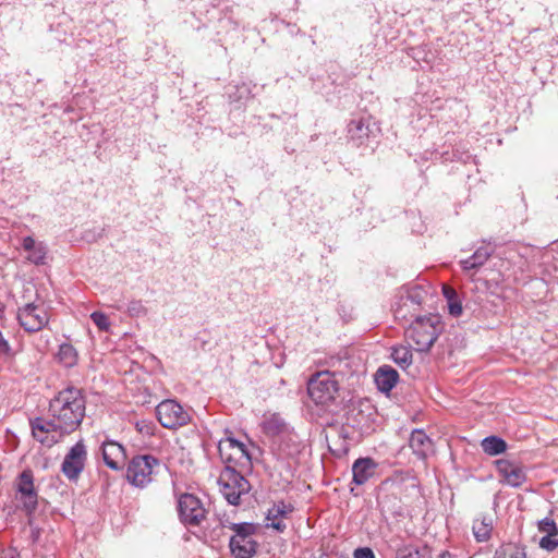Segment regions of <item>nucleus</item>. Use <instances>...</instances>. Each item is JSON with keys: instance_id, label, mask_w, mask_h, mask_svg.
Wrapping results in <instances>:
<instances>
[{"instance_id": "1", "label": "nucleus", "mask_w": 558, "mask_h": 558, "mask_svg": "<svg viewBox=\"0 0 558 558\" xmlns=\"http://www.w3.org/2000/svg\"><path fill=\"white\" fill-rule=\"evenodd\" d=\"M86 401L81 389L69 387L60 391L49 403V416L53 418L60 435L76 430L85 416Z\"/></svg>"}, {"instance_id": "2", "label": "nucleus", "mask_w": 558, "mask_h": 558, "mask_svg": "<svg viewBox=\"0 0 558 558\" xmlns=\"http://www.w3.org/2000/svg\"><path fill=\"white\" fill-rule=\"evenodd\" d=\"M440 319L437 315L417 316L407 330V337L415 344L416 351L426 352L439 335Z\"/></svg>"}, {"instance_id": "3", "label": "nucleus", "mask_w": 558, "mask_h": 558, "mask_svg": "<svg viewBox=\"0 0 558 558\" xmlns=\"http://www.w3.org/2000/svg\"><path fill=\"white\" fill-rule=\"evenodd\" d=\"M336 373L337 371H322L310 378L307 391L316 404L326 405L335 400L339 389Z\"/></svg>"}, {"instance_id": "4", "label": "nucleus", "mask_w": 558, "mask_h": 558, "mask_svg": "<svg viewBox=\"0 0 558 558\" xmlns=\"http://www.w3.org/2000/svg\"><path fill=\"white\" fill-rule=\"evenodd\" d=\"M230 529L234 531L231 536L229 547L234 558H252L256 551L258 544L253 538L256 526L253 523H232Z\"/></svg>"}, {"instance_id": "5", "label": "nucleus", "mask_w": 558, "mask_h": 558, "mask_svg": "<svg viewBox=\"0 0 558 558\" xmlns=\"http://www.w3.org/2000/svg\"><path fill=\"white\" fill-rule=\"evenodd\" d=\"M16 318L26 332H37L48 325L50 316L44 302L27 300L19 306Z\"/></svg>"}, {"instance_id": "6", "label": "nucleus", "mask_w": 558, "mask_h": 558, "mask_svg": "<svg viewBox=\"0 0 558 558\" xmlns=\"http://www.w3.org/2000/svg\"><path fill=\"white\" fill-rule=\"evenodd\" d=\"M218 484L220 492L230 505H239L242 495L248 493L250 483L233 466L227 465L221 471Z\"/></svg>"}, {"instance_id": "7", "label": "nucleus", "mask_w": 558, "mask_h": 558, "mask_svg": "<svg viewBox=\"0 0 558 558\" xmlns=\"http://www.w3.org/2000/svg\"><path fill=\"white\" fill-rule=\"evenodd\" d=\"M156 415L159 423L169 429H177L186 425L191 416L175 400H163L156 407Z\"/></svg>"}, {"instance_id": "8", "label": "nucleus", "mask_w": 558, "mask_h": 558, "mask_svg": "<svg viewBox=\"0 0 558 558\" xmlns=\"http://www.w3.org/2000/svg\"><path fill=\"white\" fill-rule=\"evenodd\" d=\"M158 464V459L149 454L134 457L129 463L126 478L136 487H145L151 482L153 470Z\"/></svg>"}, {"instance_id": "9", "label": "nucleus", "mask_w": 558, "mask_h": 558, "mask_svg": "<svg viewBox=\"0 0 558 558\" xmlns=\"http://www.w3.org/2000/svg\"><path fill=\"white\" fill-rule=\"evenodd\" d=\"M181 521L186 525L197 526L206 518L202 501L192 494H183L178 501Z\"/></svg>"}, {"instance_id": "10", "label": "nucleus", "mask_w": 558, "mask_h": 558, "mask_svg": "<svg viewBox=\"0 0 558 558\" xmlns=\"http://www.w3.org/2000/svg\"><path fill=\"white\" fill-rule=\"evenodd\" d=\"M218 451L221 459L228 463L245 465L251 462L246 445L231 436L219 440Z\"/></svg>"}, {"instance_id": "11", "label": "nucleus", "mask_w": 558, "mask_h": 558, "mask_svg": "<svg viewBox=\"0 0 558 558\" xmlns=\"http://www.w3.org/2000/svg\"><path fill=\"white\" fill-rule=\"evenodd\" d=\"M87 459V450L84 442L77 441L65 454L62 462V472L69 480H76L82 473Z\"/></svg>"}, {"instance_id": "12", "label": "nucleus", "mask_w": 558, "mask_h": 558, "mask_svg": "<svg viewBox=\"0 0 558 558\" xmlns=\"http://www.w3.org/2000/svg\"><path fill=\"white\" fill-rule=\"evenodd\" d=\"M32 434L36 440L45 446H52L64 435H60L56 422L50 416L49 420L36 417L31 421Z\"/></svg>"}, {"instance_id": "13", "label": "nucleus", "mask_w": 558, "mask_h": 558, "mask_svg": "<svg viewBox=\"0 0 558 558\" xmlns=\"http://www.w3.org/2000/svg\"><path fill=\"white\" fill-rule=\"evenodd\" d=\"M16 492L20 494V500L27 513H32L37 507V493L34 486L33 473L31 470H24L17 478Z\"/></svg>"}, {"instance_id": "14", "label": "nucleus", "mask_w": 558, "mask_h": 558, "mask_svg": "<svg viewBox=\"0 0 558 558\" xmlns=\"http://www.w3.org/2000/svg\"><path fill=\"white\" fill-rule=\"evenodd\" d=\"M498 474L502 482L512 487H520L526 481V473L522 465L517 462L500 459L496 461Z\"/></svg>"}, {"instance_id": "15", "label": "nucleus", "mask_w": 558, "mask_h": 558, "mask_svg": "<svg viewBox=\"0 0 558 558\" xmlns=\"http://www.w3.org/2000/svg\"><path fill=\"white\" fill-rule=\"evenodd\" d=\"M101 453L105 464L111 470H119L125 463V449L114 440H105L101 445Z\"/></svg>"}, {"instance_id": "16", "label": "nucleus", "mask_w": 558, "mask_h": 558, "mask_svg": "<svg viewBox=\"0 0 558 558\" xmlns=\"http://www.w3.org/2000/svg\"><path fill=\"white\" fill-rule=\"evenodd\" d=\"M373 408L368 403L351 405L345 414V424L352 428L363 430L369 427Z\"/></svg>"}, {"instance_id": "17", "label": "nucleus", "mask_w": 558, "mask_h": 558, "mask_svg": "<svg viewBox=\"0 0 558 558\" xmlns=\"http://www.w3.org/2000/svg\"><path fill=\"white\" fill-rule=\"evenodd\" d=\"M372 134L373 130L368 118H354L348 124V136L356 146L367 144Z\"/></svg>"}, {"instance_id": "18", "label": "nucleus", "mask_w": 558, "mask_h": 558, "mask_svg": "<svg viewBox=\"0 0 558 558\" xmlns=\"http://www.w3.org/2000/svg\"><path fill=\"white\" fill-rule=\"evenodd\" d=\"M377 463L372 458H359L352 465L353 483L365 484L374 474Z\"/></svg>"}, {"instance_id": "19", "label": "nucleus", "mask_w": 558, "mask_h": 558, "mask_svg": "<svg viewBox=\"0 0 558 558\" xmlns=\"http://www.w3.org/2000/svg\"><path fill=\"white\" fill-rule=\"evenodd\" d=\"M293 511V506L283 501L275 504L267 512L268 525L278 532H283L287 527L283 518H287Z\"/></svg>"}, {"instance_id": "20", "label": "nucleus", "mask_w": 558, "mask_h": 558, "mask_svg": "<svg viewBox=\"0 0 558 558\" xmlns=\"http://www.w3.org/2000/svg\"><path fill=\"white\" fill-rule=\"evenodd\" d=\"M409 445L413 450V453L420 459H425L430 452H433V441L422 429H415L412 432Z\"/></svg>"}, {"instance_id": "21", "label": "nucleus", "mask_w": 558, "mask_h": 558, "mask_svg": "<svg viewBox=\"0 0 558 558\" xmlns=\"http://www.w3.org/2000/svg\"><path fill=\"white\" fill-rule=\"evenodd\" d=\"M24 251L28 252L27 259L35 265L45 264L47 246L43 242L35 241L32 236H25L22 242Z\"/></svg>"}, {"instance_id": "22", "label": "nucleus", "mask_w": 558, "mask_h": 558, "mask_svg": "<svg viewBox=\"0 0 558 558\" xmlns=\"http://www.w3.org/2000/svg\"><path fill=\"white\" fill-rule=\"evenodd\" d=\"M398 372L389 365L380 366L375 374V383L383 392H389L397 384Z\"/></svg>"}, {"instance_id": "23", "label": "nucleus", "mask_w": 558, "mask_h": 558, "mask_svg": "<svg viewBox=\"0 0 558 558\" xmlns=\"http://www.w3.org/2000/svg\"><path fill=\"white\" fill-rule=\"evenodd\" d=\"M288 429L283 418L278 414H271L263 422V430L268 436H279Z\"/></svg>"}, {"instance_id": "24", "label": "nucleus", "mask_w": 558, "mask_h": 558, "mask_svg": "<svg viewBox=\"0 0 558 558\" xmlns=\"http://www.w3.org/2000/svg\"><path fill=\"white\" fill-rule=\"evenodd\" d=\"M397 558H432V550L426 545H405L397 549Z\"/></svg>"}, {"instance_id": "25", "label": "nucleus", "mask_w": 558, "mask_h": 558, "mask_svg": "<svg viewBox=\"0 0 558 558\" xmlns=\"http://www.w3.org/2000/svg\"><path fill=\"white\" fill-rule=\"evenodd\" d=\"M399 295L404 300V305H409L412 310H420L425 291L421 287H413L401 291Z\"/></svg>"}, {"instance_id": "26", "label": "nucleus", "mask_w": 558, "mask_h": 558, "mask_svg": "<svg viewBox=\"0 0 558 558\" xmlns=\"http://www.w3.org/2000/svg\"><path fill=\"white\" fill-rule=\"evenodd\" d=\"M492 251L487 247L477 248L472 256L461 260V266L464 270L476 269L481 267L490 256Z\"/></svg>"}, {"instance_id": "27", "label": "nucleus", "mask_w": 558, "mask_h": 558, "mask_svg": "<svg viewBox=\"0 0 558 558\" xmlns=\"http://www.w3.org/2000/svg\"><path fill=\"white\" fill-rule=\"evenodd\" d=\"M482 449L489 456H497L506 451L507 444L497 436L485 437L481 442Z\"/></svg>"}, {"instance_id": "28", "label": "nucleus", "mask_w": 558, "mask_h": 558, "mask_svg": "<svg viewBox=\"0 0 558 558\" xmlns=\"http://www.w3.org/2000/svg\"><path fill=\"white\" fill-rule=\"evenodd\" d=\"M57 357L65 367H72L77 363V352L70 343H62L59 345Z\"/></svg>"}, {"instance_id": "29", "label": "nucleus", "mask_w": 558, "mask_h": 558, "mask_svg": "<svg viewBox=\"0 0 558 558\" xmlns=\"http://www.w3.org/2000/svg\"><path fill=\"white\" fill-rule=\"evenodd\" d=\"M442 294L448 303L450 315L458 317L462 314V305L456 290L449 286L442 287Z\"/></svg>"}, {"instance_id": "30", "label": "nucleus", "mask_w": 558, "mask_h": 558, "mask_svg": "<svg viewBox=\"0 0 558 558\" xmlns=\"http://www.w3.org/2000/svg\"><path fill=\"white\" fill-rule=\"evenodd\" d=\"M493 521L490 518L483 517L473 523V534L478 542H485L489 538Z\"/></svg>"}, {"instance_id": "31", "label": "nucleus", "mask_w": 558, "mask_h": 558, "mask_svg": "<svg viewBox=\"0 0 558 558\" xmlns=\"http://www.w3.org/2000/svg\"><path fill=\"white\" fill-rule=\"evenodd\" d=\"M404 300L399 295L392 306L393 315L397 320H409L417 317L418 310H412L409 305H404Z\"/></svg>"}, {"instance_id": "32", "label": "nucleus", "mask_w": 558, "mask_h": 558, "mask_svg": "<svg viewBox=\"0 0 558 558\" xmlns=\"http://www.w3.org/2000/svg\"><path fill=\"white\" fill-rule=\"evenodd\" d=\"M494 558H526V554L524 548L509 543L500 546L496 550Z\"/></svg>"}, {"instance_id": "33", "label": "nucleus", "mask_w": 558, "mask_h": 558, "mask_svg": "<svg viewBox=\"0 0 558 558\" xmlns=\"http://www.w3.org/2000/svg\"><path fill=\"white\" fill-rule=\"evenodd\" d=\"M412 352L407 347L401 345L392 349L391 359L401 368L409 367L412 364Z\"/></svg>"}, {"instance_id": "34", "label": "nucleus", "mask_w": 558, "mask_h": 558, "mask_svg": "<svg viewBox=\"0 0 558 558\" xmlns=\"http://www.w3.org/2000/svg\"><path fill=\"white\" fill-rule=\"evenodd\" d=\"M90 319L97 326V328L101 331H109L110 322L108 316L102 312H93L90 314Z\"/></svg>"}, {"instance_id": "35", "label": "nucleus", "mask_w": 558, "mask_h": 558, "mask_svg": "<svg viewBox=\"0 0 558 558\" xmlns=\"http://www.w3.org/2000/svg\"><path fill=\"white\" fill-rule=\"evenodd\" d=\"M135 428L138 433L145 436H151L155 433L156 425L153 421L141 420L135 423Z\"/></svg>"}, {"instance_id": "36", "label": "nucleus", "mask_w": 558, "mask_h": 558, "mask_svg": "<svg viewBox=\"0 0 558 558\" xmlns=\"http://www.w3.org/2000/svg\"><path fill=\"white\" fill-rule=\"evenodd\" d=\"M558 534H548L539 539V546L543 549L551 551L558 547Z\"/></svg>"}, {"instance_id": "37", "label": "nucleus", "mask_w": 558, "mask_h": 558, "mask_svg": "<svg viewBox=\"0 0 558 558\" xmlns=\"http://www.w3.org/2000/svg\"><path fill=\"white\" fill-rule=\"evenodd\" d=\"M538 529L541 532L548 534H558V529L553 519L545 518L538 523Z\"/></svg>"}, {"instance_id": "38", "label": "nucleus", "mask_w": 558, "mask_h": 558, "mask_svg": "<svg viewBox=\"0 0 558 558\" xmlns=\"http://www.w3.org/2000/svg\"><path fill=\"white\" fill-rule=\"evenodd\" d=\"M128 311L131 315L140 316L145 314L146 310L141 301H132L128 306Z\"/></svg>"}, {"instance_id": "39", "label": "nucleus", "mask_w": 558, "mask_h": 558, "mask_svg": "<svg viewBox=\"0 0 558 558\" xmlns=\"http://www.w3.org/2000/svg\"><path fill=\"white\" fill-rule=\"evenodd\" d=\"M354 558H375L373 550L368 547H361L354 550Z\"/></svg>"}, {"instance_id": "40", "label": "nucleus", "mask_w": 558, "mask_h": 558, "mask_svg": "<svg viewBox=\"0 0 558 558\" xmlns=\"http://www.w3.org/2000/svg\"><path fill=\"white\" fill-rule=\"evenodd\" d=\"M10 350L8 341L3 338L2 332L0 331V354L8 353Z\"/></svg>"}, {"instance_id": "41", "label": "nucleus", "mask_w": 558, "mask_h": 558, "mask_svg": "<svg viewBox=\"0 0 558 558\" xmlns=\"http://www.w3.org/2000/svg\"><path fill=\"white\" fill-rule=\"evenodd\" d=\"M439 558H462L459 555L451 553V551H442L439 556Z\"/></svg>"}, {"instance_id": "42", "label": "nucleus", "mask_w": 558, "mask_h": 558, "mask_svg": "<svg viewBox=\"0 0 558 558\" xmlns=\"http://www.w3.org/2000/svg\"><path fill=\"white\" fill-rule=\"evenodd\" d=\"M336 363H341V360L340 359H331V366L333 367L336 365Z\"/></svg>"}, {"instance_id": "43", "label": "nucleus", "mask_w": 558, "mask_h": 558, "mask_svg": "<svg viewBox=\"0 0 558 558\" xmlns=\"http://www.w3.org/2000/svg\"><path fill=\"white\" fill-rule=\"evenodd\" d=\"M31 288H32L31 284L25 286V288H24L25 292L31 291Z\"/></svg>"}, {"instance_id": "44", "label": "nucleus", "mask_w": 558, "mask_h": 558, "mask_svg": "<svg viewBox=\"0 0 558 558\" xmlns=\"http://www.w3.org/2000/svg\"><path fill=\"white\" fill-rule=\"evenodd\" d=\"M11 558H13V557H11Z\"/></svg>"}]
</instances>
